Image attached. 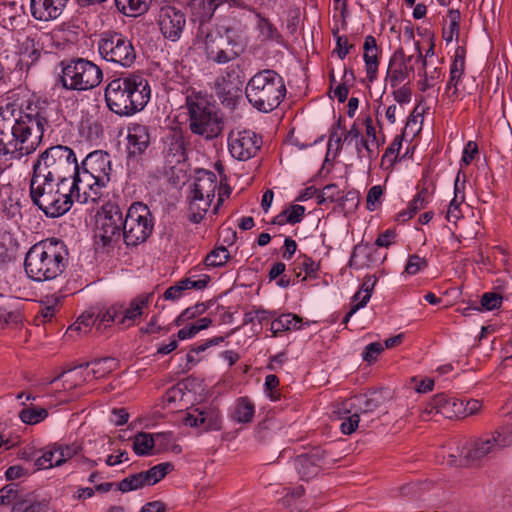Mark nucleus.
<instances>
[{
  "label": "nucleus",
  "instance_id": "obj_1",
  "mask_svg": "<svg viewBox=\"0 0 512 512\" xmlns=\"http://www.w3.org/2000/svg\"><path fill=\"white\" fill-rule=\"evenodd\" d=\"M50 127L49 110L45 102L20 90L0 106V155H29L42 144Z\"/></svg>",
  "mask_w": 512,
  "mask_h": 512
},
{
  "label": "nucleus",
  "instance_id": "obj_2",
  "mask_svg": "<svg viewBox=\"0 0 512 512\" xmlns=\"http://www.w3.org/2000/svg\"><path fill=\"white\" fill-rule=\"evenodd\" d=\"M68 265V250L63 241L48 238L31 246L26 253L24 269L37 282L58 278Z\"/></svg>",
  "mask_w": 512,
  "mask_h": 512
},
{
  "label": "nucleus",
  "instance_id": "obj_3",
  "mask_svg": "<svg viewBox=\"0 0 512 512\" xmlns=\"http://www.w3.org/2000/svg\"><path fill=\"white\" fill-rule=\"evenodd\" d=\"M148 81L142 76L130 74L111 80L105 89L107 107L117 115L131 116L147 105L150 100Z\"/></svg>",
  "mask_w": 512,
  "mask_h": 512
},
{
  "label": "nucleus",
  "instance_id": "obj_4",
  "mask_svg": "<svg viewBox=\"0 0 512 512\" xmlns=\"http://www.w3.org/2000/svg\"><path fill=\"white\" fill-rule=\"evenodd\" d=\"M68 182H58L43 174L32 172L30 198L34 205L49 217H59L70 210L72 202L68 196Z\"/></svg>",
  "mask_w": 512,
  "mask_h": 512
},
{
  "label": "nucleus",
  "instance_id": "obj_5",
  "mask_svg": "<svg viewBox=\"0 0 512 512\" xmlns=\"http://www.w3.org/2000/svg\"><path fill=\"white\" fill-rule=\"evenodd\" d=\"M285 93L286 87L283 78L270 69L256 73L245 88L249 103L261 112H270L277 108Z\"/></svg>",
  "mask_w": 512,
  "mask_h": 512
},
{
  "label": "nucleus",
  "instance_id": "obj_6",
  "mask_svg": "<svg viewBox=\"0 0 512 512\" xmlns=\"http://www.w3.org/2000/svg\"><path fill=\"white\" fill-rule=\"evenodd\" d=\"M78 162L74 151L63 145H56L43 151L33 164L32 172L68 182L77 171Z\"/></svg>",
  "mask_w": 512,
  "mask_h": 512
},
{
  "label": "nucleus",
  "instance_id": "obj_7",
  "mask_svg": "<svg viewBox=\"0 0 512 512\" xmlns=\"http://www.w3.org/2000/svg\"><path fill=\"white\" fill-rule=\"evenodd\" d=\"M196 39L202 44L208 61L226 64L236 59L244 50L243 44L228 29L224 34L210 28H198Z\"/></svg>",
  "mask_w": 512,
  "mask_h": 512
},
{
  "label": "nucleus",
  "instance_id": "obj_8",
  "mask_svg": "<svg viewBox=\"0 0 512 512\" xmlns=\"http://www.w3.org/2000/svg\"><path fill=\"white\" fill-rule=\"evenodd\" d=\"M154 219L147 205L133 203L123 218V241L127 246L144 243L151 235Z\"/></svg>",
  "mask_w": 512,
  "mask_h": 512
},
{
  "label": "nucleus",
  "instance_id": "obj_9",
  "mask_svg": "<svg viewBox=\"0 0 512 512\" xmlns=\"http://www.w3.org/2000/svg\"><path fill=\"white\" fill-rule=\"evenodd\" d=\"M102 77V71L97 65L85 59H76L62 68L60 81L66 89L84 91L98 86Z\"/></svg>",
  "mask_w": 512,
  "mask_h": 512
},
{
  "label": "nucleus",
  "instance_id": "obj_10",
  "mask_svg": "<svg viewBox=\"0 0 512 512\" xmlns=\"http://www.w3.org/2000/svg\"><path fill=\"white\" fill-rule=\"evenodd\" d=\"M382 402V394L378 391L356 395L341 402L338 410L343 418L340 425L342 433L350 435L355 432L359 426L360 414L373 412Z\"/></svg>",
  "mask_w": 512,
  "mask_h": 512
},
{
  "label": "nucleus",
  "instance_id": "obj_11",
  "mask_svg": "<svg viewBox=\"0 0 512 512\" xmlns=\"http://www.w3.org/2000/svg\"><path fill=\"white\" fill-rule=\"evenodd\" d=\"M187 107L190 116V129L193 133L211 139L220 134L221 121L214 106L203 97L187 98Z\"/></svg>",
  "mask_w": 512,
  "mask_h": 512
},
{
  "label": "nucleus",
  "instance_id": "obj_12",
  "mask_svg": "<svg viewBox=\"0 0 512 512\" xmlns=\"http://www.w3.org/2000/svg\"><path fill=\"white\" fill-rule=\"evenodd\" d=\"M98 51L105 61L124 68L131 67L136 60L132 41L118 32L104 33L98 42Z\"/></svg>",
  "mask_w": 512,
  "mask_h": 512
},
{
  "label": "nucleus",
  "instance_id": "obj_13",
  "mask_svg": "<svg viewBox=\"0 0 512 512\" xmlns=\"http://www.w3.org/2000/svg\"><path fill=\"white\" fill-rule=\"evenodd\" d=\"M123 213L120 207L107 203L97 215L95 239L103 247H113L123 240Z\"/></svg>",
  "mask_w": 512,
  "mask_h": 512
},
{
  "label": "nucleus",
  "instance_id": "obj_14",
  "mask_svg": "<svg viewBox=\"0 0 512 512\" xmlns=\"http://www.w3.org/2000/svg\"><path fill=\"white\" fill-rule=\"evenodd\" d=\"M103 188L104 186L92 180L86 172H80L79 166L71 180H68V196L72 204L74 201L81 204L96 203L102 195Z\"/></svg>",
  "mask_w": 512,
  "mask_h": 512
},
{
  "label": "nucleus",
  "instance_id": "obj_15",
  "mask_svg": "<svg viewBox=\"0 0 512 512\" xmlns=\"http://www.w3.org/2000/svg\"><path fill=\"white\" fill-rule=\"evenodd\" d=\"M261 145V137L251 130H233L228 136L229 151L232 157L240 161L254 157Z\"/></svg>",
  "mask_w": 512,
  "mask_h": 512
},
{
  "label": "nucleus",
  "instance_id": "obj_16",
  "mask_svg": "<svg viewBox=\"0 0 512 512\" xmlns=\"http://www.w3.org/2000/svg\"><path fill=\"white\" fill-rule=\"evenodd\" d=\"M158 26L165 39L178 41L186 26L184 12L174 6H163L158 14Z\"/></svg>",
  "mask_w": 512,
  "mask_h": 512
},
{
  "label": "nucleus",
  "instance_id": "obj_17",
  "mask_svg": "<svg viewBox=\"0 0 512 512\" xmlns=\"http://www.w3.org/2000/svg\"><path fill=\"white\" fill-rule=\"evenodd\" d=\"M509 445L510 442L508 441L507 436L497 430L490 437L478 438L470 444L465 453V463L467 465H472L487 455Z\"/></svg>",
  "mask_w": 512,
  "mask_h": 512
},
{
  "label": "nucleus",
  "instance_id": "obj_18",
  "mask_svg": "<svg viewBox=\"0 0 512 512\" xmlns=\"http://www.w3.org/2000/svg\"><path fill=\"white\" fill-rule=\"evenodd\" d=\"M80 172H86L92 180H95L102 186L110 181L111 160L108 153L103 151H94L86 156L79 166Z\"/></svg>",
  "mask_w": 512,
  "mask_h": 512
},
{
  "label": "nucleus",
  "instance_id": "obj_19",
  "mask_svg": "<svg viewBox=\"0 0 512 512\" xmlns=\"http://www.w3.org/2000/svg\"><path fill=\"white\" fill-rule=\"evenodd\" d=\"M224 3L234 7L243 5L242 0H191L189 7L192 22H199L198 28H209L208 21L213 17L217 8Z\"/></svg>",
  "mask_w": 512,
  "mask_h": 512
},
{
  "label": "nucleus",
  "instance_id": "obj_20",
  "mask_svg": "<svg viewBox=\"0 0 512 512\" xmlns=\"http://www.w3.org/2000/svg\"><path fill=\"white\" fill-rule=\"evenodd\" d=\"M80 446L73 444H55L51 449L45 451L41 457H39L35 465L38 469H49L52 467H59L65 463L68 459H71L78 454Z\"/></svg>",
  "mask_w": 512,
  "mask_h": 512
},
{
  "label": "nucleus",
  "instance_id": "obj_21",
  "mask_svg": "<svg viewBox=\"0 0 512 512\" xmlns=\"http://www.w3.org/2000/svg\"><path fill=\"white\" fill-rule=\"evenodd\" d=\"M412 56L406 57L402 49H398L392 55L387 72V81L395 88L403 83L413 72V67L408 66Z\"/></svg>",
  "mask_w": 512,
  "mask_h": 512
},
{
  "label": "nucleus",
  "instance_id": "obj_22",
  "mask_svg": "<svg viewBox=\"0 0 512 512\" xmlns=\"http://www.w3.org/2000/svg\"><path fill=\"white\" fill-rule=\"evenodd\" d=\"M68 0H30L31 15L38 21L49 22L58 19Z\"/></svg>",
  "mask_w": 512,
  "mask_h": 512
},
{
  "label": "nucleus",
  "instance_id": "obj_23",
  "mask_svg": "<svg viewBox=\"0 0 512 512\" xmlns=\"http://www.w3.org/2000/svg\"><path fill=\"white\" fill-rule=\"evenodd\" d=\"M241 82L233 78L227 72V75L219 76L215 81V92L221 102L227 107H234L241 97Z\"/></svg>",
  "mask_w": 512,
  "mask_h": 512
},
{
  "label": "nucleus",
  "instance_id": "obj_24",
  "mask_svg": "<svg viewBox=\"0 0 512 512\" xmlns=\"http://www.w3.org/2000/svg\"><path fill=\"white\" fill-rule=\"evenodd\" d=\"M185 424L190 427H202L204 431L220 430L222 420L219 411L216 409H197L193 413L186 415Z\"/></svg>",
  "mask_w": 512,
  "mask_h": 512
},
{
  "label": "nucleus",
  "instance_id": "obj_25",
  "mask_svg": "<svg viewBox=\"0 0 512 512\" xmlns=\"http://www.w3.org/2000/svg\"><path fill=\"white\" fill-rule=\"evenodd\" d=\"M127 140V153L129 158L143 154L150 143L147 126L132 124L128 128Z\"/></svg>",
  "mask_w": 512,
  "mask_h": 512
},
{
  "label": "nucleus",
  "instance_id": "obj_26",
  "mask_svg": "<svg viewBox=\"0 0 512 512\" xmlns=\"http://www.w3.org/2000/svg\"><path fill=\"white\" fill-rule=\"evenodd\" d=\"M152 294L141 295L131 300L129 306H122V313L118 321L119 325L124 327L132 326L135 321L143 314L144 309L148 306Z\"/></svg>",
  "mask_w": 512,
  "mask_h": 512
},
{
  "label": "nucleus",
  "instance_id": "obj_27",
  "mask_svg": "<svg viewBox=\"0 0 512 512\" xmlns=\"http://www.w3.org/2000/svg\"><path fill=\"white\" fill-rule=\"evenodd\" d=\"M216 188V175L211 171L200 170L196 174L191 193L214 199Z\"/></svg>",
  "mask_w": 512,
  "mask_h": 512
},
{
  "label": "nucleus",
  "instance_id": "obj_28",
  "mask_svg": "<svg viewBox=\"0 0 512 512\" xmlns=\"http://www.w3.org/2000/svg\"><path fill=\"white\" fill-rule=\"evenodd\" d=\"M364 61L366 66L367 77L370 82H373L377 77L378 70V46L376 39L368 35L365 38L364 45Z\"/></svg>",
  "mask_w": 512,
  "mask_h": 512
},
{
  "label": "nucleus",
  "instance_id": "obj_29",
  "mask_svg": "<svg viewBox=\"0 0 512 512\" xmlns=\"http://www.w3.org/2000/svg\"><path fill=\"white\" fill-rule=\"evenodd\" d=\"M162 439L170 440V435L165 433H156L154 435L148 433H139L134 437L133 450L138 455L150 454L155 442H159Z\"/></svg>",
  "mask_w": 512,
  "mask_h": 512
},
{
  "label": "nucleus",
  "instance_id": "obj_30",
  "mask_svg": "<svg viewBox=\"0 0 512 512\" xmlns=\"http://www.w3.org/2000/svg\"><path fill=\"white\" fill-rule=\"evenodd\" d=\"M212 198L195 195L189 196V219L193 223H200L211 206Z\"/></svg>",
  "mask_w": 512,
  "mask_h": 512
},
{
  "label": "nucleus",
  "instance_id": "obj_31",
  "mask_svg": "<svg viewBox=\"0 0 512 512\" xmlns=\"http://www.w3.org/2000/svg\"><path fill=\"white\" fill-rule=\"evenodd\" d=\"M152 0H115L119 12L129 17H136L146 13Z\"/></svg>",
  "mask_w": 512,
  "mask_h": 512
},
{
  "label": "nucleus",
  "instance_id": "obj_32",
  "mask_svg": "<svg viewBox=\"0 0 512 512\" xmlns=\"http://www.w3.org/2000/svg\"><path fill=\"white\" fill-rule=\"evenodd\" d=\"M255 414V406L247 397L237 399L231 417L238 423H249Z\"/></svg>",
  "mask_w": 512,
  "mask_h": 512
},
{
  "label": "nucleus",
  "instance_id": "obj_33",
  "mask_svg": "<svg viewBox=\"0 0 512 512\" xmlns=\"http://www.w3.org/2000/svg\"><path fill=\"white\" fill-rule=\"evenodd\" d=\"M429 201V193L426 189L418 192L413 200L409 203L407 209L401 211L397 215L399 221L405 222L411 219L418 211L424 209Z\"/></svg>",
  "mask_w": 512,
  "mask_h": 512
},
{
  "label": "nucleus",
  "instance_id": "obj_34",
  "mask_svg": "<svg viewBox=\"0 0 512 512\" xmlns=\"http://www.w3.org/2000/svg\"><path fill=\"white\" fill-rule=\"evenodd\" d=\"M302 319L297 315L287 313L280 315L274 319L271 324L273 336H277L280 332L288 330H297L301 328Z\"/></svg>",
  "mask_w": 512,
  "mask_h": 512
},
{
  "label": "nucleus",
  "instance_id": "obj_35",
  "mask_svg": "<svg viewBox=\"0 0 512 512\" xmlns=\"http://www.w3.org/2000/svg\"><path fill=\"white\" fill-rule=\"evenodd\" d=\"M257 29L262 41L282 43V36L271 21L260 14H257Z\"/></svg>",
  "mask_w": 512,
  "mask_h": 512
},
{
  "label": "nucleus",
  "instance_id": "obj_36",
  "mask_svg": "<svg viewBox=\"0 0 512 512\" xmlns=\"http://www.w3.org/2000/svg\"><path fill=\"white\" fill-rule=\"evenodd\" d=\"M465 200V194L459 186V175L457 176L454 183V198L451 200L447 213L446 219L448 222L456 223L461 218L460 206Z\"/></svg>",
  "mask_w": 512,
  "mask_h": 512
},
{
  "label": "nucleus",
  "instance_id": "obj_37",
  "mask_svg": "<svg viewBox=\"0 0 512 512\" xmlns=\"http://www.w3.org/2000/svg\"><path fill=\"white\" fill-rule=\"evenodd\" d=\"M295 468L302 479L309 480L318 473V466L313 457L300 455L295 460Z\"/></svg>",
  "mask_w": 512,
  "mask_h": 512
},
{
  "label": "nucleus",
  "instance_id": "obj_38",
  "mask_svg": "<svg viewBox=\"0 0 512 512\" xmlns=\"http://www.w3.org/2000/svg\"><path fill=\"white\" fill-rule=\"evenodd\" d=\"M465 69V59L463 56L456 55L450 66V78L447 82L446 89H453L452 95L457 94V85Z\"/></svg>",
  "mask_w": 512,
  "mask_h": 512
},
{
  "label": "nucleus",
  "instance_id": "obj_39",
  "mask_svg": "<svg viewBox=\"0 0 512 512\" xmlns=\"http://www.w3.org/2000/svg\"><path fill=\"white\" fill-rule=\"evenodd\" d=\"M48 412L45 408L37 406H26L19 412V418L25 424L34 425L45 418H47Z\"/></svg>",
  "mask_w": 512,
  "mask_h": 512
},
{
  "label": "nucleus",
  "instance_id": "obj_40",
  "mask_svg": "<svg viewBox=\"0 0 512 512\" xmlns=\"http://www.w3.org/2000/svg\"><path fill=\"white\" fill-rule=\"evenodd\" d=\"M145 486H148V485H147L145 476L142 471V472L130 475V476L124 478L123 480H121L118 483L117 488L122 493H127L130 491H135V490L141 489Z\"/></svg>",
  "mask_w": 512,
  "mask_h": 512
},
{
  "label": "nucleus",
  "instance_id": "obj_41",
  "mask_svg": "<svg viewBox=\"0 0 512 512\" xmlns=\"http://www.w3.org/2000/svg\"><path fill=\"white\" fill-rule=\"evenodd\" d=\"M173 465L169 462L160 463L147 471H143L148 486L154 485L162 480L171 470Z\"/></svg>",
  "mask_w": 512,
  "mask_h": 512
},
{
  "label": "nucleus",
  "instance_id": "obj_42",
  "mask_svg": "<svg viewBox=\"0 0 512 512\" xmlns=\"http://www.w3.org/2000/svg\"><path fill=\"white\" fill-rule=\"evenodd\" d=\"M92 365V373L96 378L104 377L106 374H109L113 370H115L118 366V361L112 357H106L102 359H97L91 362Z\"/></svg>",
  "mask_w": 512,
  "mask_h": 512
},
{
  "label": "nucleus",
  "instance_id": "obj_43",
  "mask_svg": "<svg viewBox=\"0 0 512 512\" xmlns=\"http://www.w3.org/2000/svg\"><path fill=\"white\" fill-rule=\"evenodd\" d=\"M375 284H376V278L374 276L367 275L364 278V281L361 285L360 290L353 296V298H352L353 302L363 303L365 301V306H366L371 298L372 290H373Z\"/></svg>",
  "mask_w": 512,
  "mask_h": 512
},
{
  "label": "nucleus",
  "instance_id": "obj_44",
  "mask_svg": "<svg viewBox=\"0 0 512 512\" xmlns=\"http://www.w3.org/2000/svg\"><path fill=\"white\" fill-rule=\"evenodd\" d=\"M229 259V252L224 247H218L212 250L205 258L204 263L207 267H221Z\"/></svg>",
  "mask_w": 512,
  "mask_h": 512
},
{
  "label": "nucleus",
  "instance_id": "obj_45",
  "mask_svg": "<svg viewBox=\"0 0 512 512\" xmlns=\"http://www.w3.org/2000/svg\"><path fill=\"white\" fill-rule=\"evenodd\" d=\"M448 18L450 21L449 27L444 29L443 37L447 43L453 41L454 38H457L459 35V22H460V13L458 10H449Z\"/></svg>",
  "mask_w": 512,
  "mask_h": 512
},
{
  "label": "nucleus",
  "instance_id": "obj_46",
  "mask_svg": "<svg viewBox=\"0 0 512 512\" xmlns=\"http://www.w3.org/2000/svg\"><path fill=\"white\" fill-rule=\"evenodd\" d=\"M100 314H96V311L94 310H88L82 313V315L79 316L77 321L69 327V331H82V328H88L92 325H95L98 323V318Z\"/></svg>",
  "mask_w": 512,
  "mask_h": 512
},
{
  "label": "nucleus",
  "instance_id": "obj_47",
  "mask_svg": "<svg viewBox=\"0 0 512 512\" xmlns=\"http://www.w3.org/2000/svg\"><path fill=\"white\" fill-rule=\"evenodd\" d=\"M318 204H324L326 202H335L343 199L341 191L336 184L326 185L321 192L317 195Z\"/></svg>",
  "mask_w": 512,
  "mask_h": 512
},
{
  "label": "nucleus",
  "instance_id": "obj_48",
  "mask_svg": "<svg viewBox=\"0 0 512 512\" xmlns=\"http://www.w3.org/2000/svg\"><path fill=\"white\" fill-rule=\"evenodd\" d=\"M464 402L462 400L451 398L444 408H442V416L447 419L463 417Z\"/></svg>",
  "mask_w": 512,
  "mask_h": 512
},
{
  "label": "nucleus",
  "instance_id": "obj_49",
  "mask_svg": "<svg viewBox=\"0 0 512 512\" xmlns=\"http://www.w3.org/2000/svg\"><path fill=\"white\" fill-rule=\"evenodd\" d=\"M122 313V305L114 304L106 309L104 312L99 311L96 314H100L98 318V329L102 323L116 322L118 324L120 314Z\"/></svg>",
  "mask_w": 512,
  "mask_h": 512
},
{
  "label": "nucleus",
  "instance_id": "obj_50",
  "mask_svg": "<svg viewBox=\"0 0 512 512\" xmlns=\"http://www.w3.org/2000/svg\"><path fill=\"white\" fill-rule=\"evenodd\" d=\"M423 486L419 483H407L397 488L398 496L417 500L421 497Z\"/></svg>",
  "mask_w": 512,
  "mask_h": 512
},
{
  "label": "nucleus",
  "instance_id": "obj_51",
  "mask_svg": "<svg viewBox=\"0 0 512 512\" xmlns=\"http://www.w3.org/2000/svg\"><path fill=\"white\" fill-rule=\"evenodd\" d=\"M343 131H344V127L342 126L341 118H339L337 123L333 126L330 136H329V141H328L329 149H331L333 146H335L336 150H339L342 147Z\"/></svg>",
  "mask_w": 512,
  "mask_h": 512
},
{
  "label": "nucleus",
  "instance_id": "obj_52",
  "mask_svg": "<svg viewBox=\"0 0 512 512\" xmlns=\"http://www.w3.org/2000/svg\"><path fill=\"white\" fill-rule=\"evenodd\" d=\"M426 266V259L420 257L417 254H414L409 257L407 264L405 266V272L409 275H415Z\"/></svg>",
  "mask_w": 512,
  "mask_h": 512
},
{
  "label": "nucleus",
  "instance_id": "obj_53",
  "mask_svg": "<svg viewBox=\"0 0 512 512\" xmlns=\"http://www.w3.org/2000/svg\"><path fill=\"white\" fill-rule=\"evenodd\" d=\"M383 195V189L380 185L371 187L367 194L366 205L367 209L374 211L377 205L380 203V199Z\"/></svg>",
  "mask_w": 512,
  "mask_h": 512
},
{
  "label": "nucleus",
  "instance_id": "obj_54",
  "mask_svg": "<svg viewBox=\"0 0 512 512\" xmlns=\"http://www.w3.org/2000/svg\"><path fill=\"white\" fill-rule=\"evenodd\" d=\"M279 386V379L276 375L270 374L265 378V390L272 401L280 399V393L277 390Z\"/></svg>",
  "mask_w": 512,
  "mask_h": 512
},
{
  "label": "nucleus",
  "instance_id": "obj_55",
  "mask_svg": "<svg viewBox=\"0 0 512 512\" xmlns=\"http://www.w3.org/2000/svg\"><path fill=\"white\" fill-rule=\"evenodd\" d=\"M501 303L502 296L496 292L485 293L481 298L482 307L489 311L500 307Z\"/></svg>",
  "mask_w": 512,
  "mask_h": 512
},
{
  "label": "nucleus",
  "instance_id": "obj_56",
  "mask_svg": "<svg viewBox=\"0 0 512 512\" xmlns=\"http://www.w3.org/2000/svg\"><path fill=\"white\" fill-rule=\"evenodd\" d=\"M207 309L206 304L204 303H198L193 307H189L186 310H184L181 315L177 318L176 324L180 325L183 321L192 319L196 317L197 315L202 314Z\"/></svg>",
  "mask_w": 512,
  "mask_h": 512
},
{
  "label": "nucleus",
  "instance_id": "obj_57",
  "mask_svg": "<svg viewBox=\"0 0 512 512\" xmlns=\"http://www.w3.org/2000/svg\"><path fill=\"white\" fill-rule=\"evenodd\" d=\"M12 512H44L41 503L36 501H17Z\"/></svg>",
  "mask_w": 512,
  "mask_h": 512
},
{
  "label": "nucleus",
  "instance_id": "obj_58",
  "mask_svg": "<svg viewBox=\"0 0 512 512\" xmlns=\"http://www.w3.org/2000/svg\"><path fill=\"white\" fill-rule=\"evenodd\" d=\"M0 321H4L7 324H18L22 321V313L19 309L8 310L7 308H1Z\"/></svg>",
  "mask_w": 512,
  "mask_h": 512
},
{
  "label": "nucleus",
  "instance_id": "obj_59",
  "mask_svg": "<svg viewBox=\"0 0 512 512\" xmlns=\"http://www.w3.org/2000/svg\"><path fill=\"white\" fill-rule=\"evenodd\" d=\"M384 350V346L379 342H373L366 346L363 352V359L367 362H373Z\"/></svg>",
  "mask_w": 512,
  "mask_h": 512
},
{
  "label": "nucleus",
  "instance_id": "obj_60",
  "mask_svg": "<svg viewBox=\"0 0 512 512\" xmlns=\"http://www.w3.org/2000/svg\"><path fill=\"white\" fill-rule=\"evenodd\" d=\"M288 215L289 224L299 223L305 213V207L302 205H291L289 208L285 209Z\"/></svg>",
  "mask_w": 512,
  "mask_h": 512
},
{
  "label": "nucleus",
  "instance_id": "obj_61",
  "mask_svg": "<svg viewBox=\"0 0 512 512\" xmlns=\"http://www.w3.org/2000/svg\"><path fill=\"white\" fill-rule=\"evenodd\" d=\"M411 384H414L413 388L418 393H427L432 391L434 387V381L430 378L418 379L417 377H413L411 379Z\"/></svg>",
  "mask_w": 512,
  "mask_h": 512
},
{
  "label": "nucleus",
  "instance_id": "obj_62",
  "mask_svg": "<svg viewBox=\"0 0 512 512\" xmlns=\"http://www.w3.org/2000/svg\"><path fill=\"white\" fill-rule=\"evenodd\" d=\"M0 495L7 504H10L11 502L18 500L17 484L11 483L5 485L0 489Z\"/></svg>",
  "mask_w": 512,
  "mask_h": 512
},
{
  "label": "nucleus",
  "instance_id": "obj_63",
  "mask_svg": "<svg viewBox=\"0 0 512 512\" xmlns=\"http://www.w3.org/2000/svg\"><path fill=\"white\" fill-rule=\"evenodd\" d=\"M210 277L205 275L204 278L198 279V280H192L191 278L182 279L181 284L185 288V290L188 289H196L201 290L207 286V283L209 282Z\"/></svg>",
  "mask_w": 512,
  "mask_h": 512
},
{
  "label": "nucleus",
  "instance_id": "obj_64",
  "mask_svg": "<svg viewBox=\"0 0 512 512\" xmlns=\"http://www.w3.org/2000/svg\"><path fill=\"white\" fill-rule=\"evenodd\" d=\"M478 154V146L476 142L469 141L463 150V156H462V162H464L465 165H469L475 156Z\"/></svg>",
  "mask_w": 512,
  "mask_h": 512
}]
</instances>
